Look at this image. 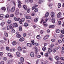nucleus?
Instances as JSON below:
<instances>
[{
	"instance_id": "nucleus-4",
	"label": "nucleus",
	"mask_w": 64,
	"mask_h": 64,
	"mask_svg": "<svg viewBox=\"0 0 64 64\" xmlns=\"http://www.w3.org/2000/svg\"><path fill=\"white\" fill-rule=\"evenodd\" d=\"M4 17V15L3 14H1L0 15V20H2Z\"/></svg>"
},
{
	"instance_id": "nucleus-45",
	"label": "nucleus",
	"mask_w": 64,
	"mask_h": 64,
	"mask_svg": "<svg viewBox=\"0 0 64 64\" xmlns=\"http://www.w3.org/2000/svg\"><path fill=\"white\" fill-rule=\"evenodd\" d=\"M30 11V8H28L27 10V12L28 13H29Z\"/></svg>"
},
{
	"instance_id": "nucleus-29",
	"label": "nucleus",
	"mask_w": 64,
	"mask_h": 64,
	"mask_svg": "<svg viewBox=\"0 0 64 64\" xmlns=\"http://www.w3.org/2000/svg\"><path fill=\"white\" fill-rule=\"evenodd\" d=\"M23 8L25 10H27V6H26L24 5L23 6Z\"/></svg>"
},
{
	"instance_id": "nucleus-6",
	"label": "nucleus",
	"mask_w": 64,
	"mask_h": 64,
	"mask_svg": "<svg viewBox=\"0 0 64 64\" xmlns=\"http://www.w3.org/2000/svg\"><path fill=\"white\" fill-rule=\"evenodd\" d=\"M30 56L32 57H33L34 56V52H31L30 54Z\"/></svg>"
},
{
	"instance_id": "nucleus-12",
	"label": "nucleus",
	"mask_w": 64,
	"mask_h": 64,
	"mask_svg": "<svg viewBox=\"0 0 64 64\" xmlns=\"http://www.w3.org/2000/svg\"><path fill=\"white\" fill-rule=\"evenodd\" d=\"M55 58L57 61H58L59 60V58L57 56H56L54 57Z\"/></svg>"
},
{
	"instance_id": "nucleus-61",
	"label": "nucleus",
	"mask_w": 64,
	"mask_h": 64,
	"mask_svg": "<svg viewBox=\"0 0 64 64\" xmlns=\"http://www.w3.org/2000/svg\"><path fill=\"white\" fill-rule=\"evenodd\" d=\"M36 9V8L34 6L32 7V10H34V9Z\"/></svg>"
},
{
	"instance_id": "nucleus-54",
	"label": "nucleus",
	"mask_w": 64,
	"mask_h": 64,
	"mask_svg": "<svg viewBox=\"0 0 64 64\" xmlns=\"http://www.w3.org/2000/svg\"><path fill=\"white\" fill-rule=\"evenodd\" d=\"M6 50H8V51L9 50V48L8 47H7L6 48Z\"/></svg>"
},
{
	"instance_id": "nucleus-24",
	"label": "nucleus",
	"mask_w": 64,
	"mask_h": 64,
	"mask_svg": "<svg viewBox=\"0 0 64 64\" xmlns=\"http://www.w3.org/2000/svg\"><path fill=\"white\" fill-rule=\"evenodd\" d=\"M38 20V18H35L34 19V22H37Z\"/></svg>"
},
{
	"instance_id": "nucleus-52",
	"label": "nucleus",
	"mask_w": 64,
	"mask_h": 64,
	"mask_svg": "<svg viewBox=\"0 0 64 64\" xmlns=\"http://www.w3.org/2000/svg\"><path fill=\"white\" fill-rule=\"evenodd\" d=\"M60 59L61 60H62V61H64V58H60Z\"/></svg>"
},
{
	"instance_id": "nucleus-33",
	"label": "nucleus",
	"mask_w": 64,
	"mask_h": 64,
	"mask_svg": "<svg viewBox=\"0 0 64 64\" xmlns=\"http://www.w3.org/2000/svg\"><path fill=\"white\" fill-rule=\"evenodd\" d=\"M24 26H25V27H27L28 26V24L26 23H25L24 24Z\"/></svg>"
},
{
	"instance_id": "nucleus-40",
	"label": "nucleus",
	"mask_w": 64,
	"mask_h": 64,
	"mask_svg": "<svg viewBox=\"0 0 64 64\" xmlns=\"http://www.w3.org/2000/svg\"><path fill=\"white\" fill-rule=\"evenodd\" d=\"M9 16L8 14H6L5 17V18H8Z\"/></svg>"
},
{
	"instance_id": "nucleus-53",
	"label": "nucleus",
	"mask_w": 64,
	"mask_h": 64,
	"mask_svg": "<svg viewBox=\"0 0 64 64\" xmlns=\"http://www.w3.org/2000/svg\"><path fill=\"white\" fill-rule=\"evenodd\" d=\"M43 64H48V61L47 60L46 61V62L44 63H42Z\"/></svg>"
},
{
	"instance_id": "nucleus-31",
	"label": "nucleus",
	"mask_w": 64,
	"mask_h": 64,
	"mask_svg": "<svg viewBox=\"0 0 64 64\" xmlns=\"http://www.w3.org/2000/svg\"><path fill=\"white\" fill-rule=\"evenodd\" d=\"M56 33H59L60 30L59 29H57L56 30Z\"/></svg>"
},
{
	"instance_id": "nucleus-21",
	"label": "nucleus",
	"mask_w": 64,
	"mask_h": 64,
	"mask_svg": "<svg viewBox=\"0 0 64 64\" xmlns=\"http://www.w3.org/2000/svg\"><path fill=\"white\" fill-rule=\"evenodd\" d=\"M18 51H22V48L20 47H18Z\"/></svg>"
},
{
	"instance_id": "nucleus-19",
	"label": "nucleus",
	"mask_w": 64,
	"mask_h": 64,
	"mask_svg": "<svg viewBox=\"0 0 64 64\" xmlns=\"http://www.w3.org/2000/svg\"><path fill=\"white\" fill-rule=\"evenodd\" d=\"M27 45L29 47H32V44L31 43H28L27 44Z\"/></svg>"
},
{
	"instance_id": "nucleus-44",
	"label": "nucleus",
	"mask_w": 64,
	"mask_h": 64,
	"mask_svg": "<svg viewBox=\"0 0 64 64\" xmlns=\"http://www.w3.org/2000/svg\"><path fill=\"white\" fill-rule=\"evenodd\" d=\"M3 55V53L2 52H0V56H2Z\"/></svg>"
},
{
	"instance_id": "nucleus-39",
	"label": "nucleus",
	"mask_w": 64,
	"mask_h": 64,
	"mask_svg": "<svg viewBox=\"0 0 64 64\" xmlns=\"http://www.w3.org/2000/svg\"><path fill=\"white\" fill-rule=\"evenodd\" d=\"M16 36L18 38H20L21 37V36L20 34H18L16 35Z\"/></svg>"
},
{
	"instance_id": "nucleus-41",
	"label": "nucleus",
	"mask_w": 64,
	"mask_h": 64,
	"mask_svg": "<svg viewBox=\"0 0 64 64\" xmlns=\"http://www.w3.org/2000/svg\"><path fill=\"white\" fill-rule=\"evenodd\" d=\"M54 25L50 26L49 27L50 28H54Z\"/></svg>"
},
{
	"instance_id": "nucleus-59",
	"label": "nucleus",
	"mask_w": 64,
	"mask_h": 64,
	"mask_svg": "<svg viewBox=\"0 0 64 64\" xmlns=\"http://www.w3.org/2000/svg\"><path fill=\"white\" fill-rule=\"evenodd\" d=\"M20 4H19L18 5V7L19 8H20V7H21V5H20Z\"/></svg>"
},
{
	"instance_id": "nucleus-25",
	"label": "nucleus",
	"mask_w": 64,
	"mask_h": 64,
	"mask_svg": "<svg viewBox=\"0 0 64 64\" xmlns=\"http://www.w3.org/2000/svg\"><path fill=\"white\" fill-rule=\"evenodd\" d=\"M42 50L43 51H45L46 50V48L44 46L42 48Z\"/></svg>"
},
{
	"instance_id": "nucleus-35",
	"label": "nucleus",
	"mask_w": 64,
	"mask_h": 64,
	"mask_svg": "<svg viewBox=\"0 0 64 64\" xmlns=\"http://www.w3.org/2000/svg\"><path fill=\"white\" fill-rule=\"evenodd\" d=\"M19 30L20 31H22V27L21 26H20L19 27Z\"/></svg>"
},
{
	"instance_id": "nucleus-9",
	"label": "nucleus",
	"mask_w": 64,
	"mask_h": 64,
	"mask_svg": "<svg viewBox=\"0 0 64 64\" xmlns=\"http://www.w3.org/2000/svg\"><path fill=\"white\" fill-rule=\"evenodd\" d=\"M13 25L15 27H17L18 26V24H17L16 23H14Z\"/></svg>"
},
{
	"instance_id": "nucleus-16",
	"label": "nucleus",
	"mask_w": 64,
	"mask_h": 64,
	"mask_svg": "<svg viewBox=\"0 0 64 64\" xmlns=\"http://www.w3.org/2000/svg\"><path fill=\"white\" fill-rule=\"evenodd\" d=\"M19 40L20 41L22 42V41H23L24 40V38H20Z\"/></svg>"
},
{
	"instance_id": "nucleus-42",
	"label": "nucleus",
	"mask_w": 64,
	"mask_h": 64,
	"mask_svg": "<svg viewBox=\"0 0 64 64\" xmlns=\"http://www.w3.org/2000/svg\"><path fill=\"white\" fill-rule=\"evenodd\" d=\"M14 20L15 21H18V19L16 18H14Z\"/></svg>"
},
{
	"instance_id": "nucleus-56",
	"label": "nucleus",
	"mask_w": 64,
	"mask_h": 64,
	"mask_svg": "<svg viewBox=\"0 0 64 64\" xmlns=\"http://www.w3.org/2000/svg\"><path fill=\"white\" fill-rule=\"evenodd\" d=\"M60 32H61V33L63 34H64V32L63 30H60Z\"/></svg>"
},
{
	"instance_id": "nucleus-8",
	"label": "nucleus",
	"mask_w": 64,
	"mask_h": 64,
	"mask_svg": "<svg viewBox=\"0 0 64 64\" xmlns=\"http://www.w3.org/2000/svg\"><path fill=\"white\" fill-rule=\"evenodd\" d=\"M48 38V35H47L44 36V40H46Z\"/></svg>"
},
{
	"instance_id": "nucleus-64",
	"label": "nucleus",
	"mask_w": 64,
	"mask_h": 64,
	"mask_svg": "<svg viewBox=\"0 0 64 64\" xmlns=\"http://www.w3.org/2000/svg\"><path fill=\"white\" fill-rule=\"evenodd\" d=\"M4 63V62L2 61L0 62V64H3Z\"/></svg>"
},
{
	"instance_id": "nucleus-13",
	"label": "nucleus",
	"mask_w": 64,
	"mask_h": 64,
	"mask_svg": "<svg viewBox=\"0 0 64 64\" xmlns=\"http://www.w3.org/2000/svg\"><path fill=\"white\" fill-rule=\"evenodd\" d=\"M12 44L13 46H15V45H16L17 44V43L16 42L14 41L12 42Z\"/></svg>"
},
{
	"instance_id": "nucleus-27",
	"label": "nucleus",
	"mask_w": 64,
	"mask_h": 64,
	"mask_svg": "<svg viewBox=\"0 0 64 64\" xmlns=\"http://www.w3.org/2000/svg\"><path fill=\"white\" fill-rule=\"evenodd\" d=\"M7 30H9V29H10V26L8 25L7 26Z\"/></svg>"
},
{
	"instance_id": "nucleus-50",
	"label": "nucleus",
	"mask_w": 64,
	"mask_h": 64,
	"mask_svg": "<svg viewBox=\"0 0 64 64\" xmlns=\"http://www.w3.org/2000/svg\"><path fill=\"white\" fill-rule=\"evenodd\" d=\"M18 3L19 4H22V3H21V2H20L19 0L18 1Z\"/></svg>"
},
{
	"instance_id": "nucleus-46",
	"label": "nucleus",
	"mask_w": 64,
	"mask_h": 64,
	"mask_svg": "<svg viewBox=\"0 0 64 64\" xmlns=\"http://www.w3.org/2000/svg\"><path fill=\"white\" fill-rule=\"evenodd\" d=\"M56 64H61V62L60 61H58L56 62Z\"/></svg>"
},
{
	"instance_id": "nucleus-32",
	"label": "nucleus",
	"mask_w": 64,
	"mask_h": 64,
	"mask_svg": "<svg viewBox=\"0 0 64 64\" xmlns=\"http://www.w3.org/2000/svg\"><path fill=\"white\" fill-rule=\"evenodd\" d=\"M42 1H43V0H40L38 2V4H41L42 3L41 2H42Z\"/></svg>"
},
{
	"instance_id": "nucleus-2",
	"label": "nucleus",
	"mask_w": 64,
	"mask_h": 64,
	"mask_svg": "<svg viewBox=\"0 0 64 64\" xmlns=\"http://www.w3.org/2000/svg\"><path fill=\"white\" fill-rule=\"evenodd\" d=\"M62 14H61V13L60 12H59L57 14V17L58 18H60L61 16V15Z\"/></svg>"
},
{
	"instance_id": "nucleus-3",
	"label": "nucleus",
	"mask_w": 64,
	"mask_h": 64,
	"mask_svg": "<svg viewBox=\"0 0 64 64\" xmlns=\"http://www.w3.org/2000/svg\"><path fill=\"white\" fill-rule=\"evenodd\" d=\"M15 7H13L11 9L10 11L11 12H13L15 11Z\"/></svg>"
},
{
	"instance_id": "nucleus-36",
	"label": "nucleus",
	"mask_w": 64,
	"mask_h": 64,
	"mask_svg": "<svg viewBox=\"0 0 64 64\" xmlns=\"http://www.w3.org/2000/svg\"><path fill=\"white\" fill-rule=\"evenodd\" d=\"M61 24V21H59L58 22V25H60Z\"/></svg>"
},
{
	"instance_id": "nucleus-18",
	"label": "nucleus",
	"mask_w": 64,
	"mask_h": 64,
	"mask_svg": "<svg viewBox=\"0 0 64 64\" xmlns=\"http://www.w3.org/2000/svg\"><path fill=\"white\" fill-rule=\"evenodd\" d=\"M48 51L49 53H51V52H52V50L50 48L48 49Z\"/></svg>"
},
{
	"instance_id": "nucleus-11",
	"label": "nucleus",
	"mask_w": 64,
	"mask_h": 64,
	"mask_svg": "<svg viewBox=\"0 0 64 64\" xmlns=\"http://www.w3.org/2000/svg\"><path fill=\"white\" fill-rule=\"evenodd\" d=\"M4 34L6 37H8V34L7 32L5 31L4 32Z\"/></svg>"
},
{
	"instance_id": "nucleus-62",
	"label": "nucleus",
	"mask_w": 64,
	"mask_h": 64,
	"mask_svg": "<svg viewBox=\"0 0 64 64\" xmlns=\"http://www.w3.org/2000/svg\"><path fill=\"white\" fill-rule=\"evenodd\" d=\"M23 35L24 36V37H25L26 36V34L25 33H24L23 34Z\"/></svg>"
},
{
	"instance_id": "nucleus-57",
	"label": "nucleus",
	"mask_w": 64,
	"mask_h": 64,
	"mask_svg": "<svg viewBox=\"0 0 64 64\" xmlns=\"http://www.w3.org/2000/svg\"><path fill=\"white\" fill-rule=\"evenodd\" d=\"M34 11L35 12H38V10L37 8H36L35 10H34Z\"/></svg>"
},
{
	"instance_id": "nucleus-60",
	"label": "nucleus",
	"mask_w": 64,
	"mask_h": 64,
	"mask_svg": "<svg viewBox=\"0 0 64 64\" xmlns=\"http://www.w3.org/2000/svg\"><path fill=\"white\" fill-rule=\"evenodd\" d=\"M30 2L32 3L33 2V0H29Z\"/></svg>"
},
{
	"instance_id": "nucleus-28",
	"label": "nucleus",
	"mask_w": 64,
	"mask_h": 64,
	"mask_svg": "<svg viewBox=\"0 0 64 64\" xmlns=\"http://www.w3.org/2000/svg\"><path fill=\"white\" fill-rule=\"evenodd\" d=\"M20 60L22 62H24V58H20Z\"/></svg>"
},
{
	"instance_id": "nucleus-17",
	"label": "nucleus",
	"mask_w": 64,
	"mask_h": 64,
	"mask_svg": "<svg viewBox=\"0 0 64 64\" xmlns=\"http://www.w3.org/2000/svg\"><path fill=\"white\" fill-rule=\"evenodd\" d=\"M26 19H31V16H26Z\"/></svg>"
},
{
	"instance_id": "nucleus-14",
	"label": "nucleus",
	"mask_w": 64,
	"mask_h": 64,
	"mask_svg": "<svg viewBox=\"0 0 64 64\" xmlns=\"http://www.w3.org/2000/svg\"><path fill=\"white\" fill-rule=\"evenodd\" d=\"M10 28L11 29H12L14 28V26H13V24H11L10 26Z\"/></svg>"
},
{
	"instance_id": "nucleus-63",
	"label": "nucleus",
	"mask_w": 64,
	"mask_h": 64,
	"mask_svg": "<svg viewBox=\"0 0 64 64\" xmlns=\"http://www.w3.org/2000/svg\"><path fill=\"white\" fill-rule=\"evenodd\" d=\"M51 41L52 42H54V41H55V39H52L51 40Z\"/></svg>"
},
{
	"instance_id": "nucleus-15",
	"label": "nucleus",
	"mask_w": 64,
	"mask_h": 64,
	"mask_svg": "<svg viewBox=\"0 0 64 64\" xmlns=\"http://www.w3.org/2000/svg\"><path fill=\"white\" fill-rule=\"evenodd\" d=\"M58 8H60L61 7V4L60 3H58Z\"/></svg>"
},
{
	"instance_id": "nucleus-48",
	"label": "nucleus",
	"mask_w": 64,
	"mask_h": 64,
	"mask_svg": "<svg viewBox=\"0 0 64 64\" xmlns=\"http://www.w3.org/2000/svg\"><path fill=\"white\" fill-rule=\"evenodd\" d=\"M31 42L33 45H34V40H32L31 41Z\"/></svg>"
},
{
	"instance_id": "nucleus-34",
	"label": "nucleus",
	"mask_w": 64,
	"mask_h": 64,
	"mask_svg": "<svg viewBox=\"0 0 64 64\" xmlns=\"http://www.w3.org/2000/svg\"><path fill=\"white\" fill-rule=\"evenodd\" d=\"M11 22H11V20H8V22H7V23L8 24H10V23H11Z\"/></svg>"
},
{
	"instance_id": "nucleus-47",
	"label": "nucleus",
	"mask_w": 64,
	"mask_h": 64,
	"mask_svg": "<svg viewBox=\"0 0 64 64\" xmlns=\"http://www.w3.org/2000/svg\"><path fill=\"white\" fill-rule=\"evenodd\" d=\"M59 43L60 44L62 43V40H59L58 41Z\"/></svg>"
},
{
	"instance_id": "nucleus-55",
	"label": "nucleus",
	"mask_w": 64,
	"mask_h": 64,
	"mask_svg": "<svg viewBox=\"0 0 64 64\" xmlns=\"http://www.w3.org/2000/svg\"><path fill=\"white\" fill-rule=\"evenodd\" d=\"M10 17H12L14 16V14H10Z\"/></svg>"
},
{
	"instance_id": "nucleus-20",
	"label": "nucleus",
	"mask_w": 64,
	"mask_h": 64,
	"mask_svg": "<svg viewBox=\"0 0 64 64\" xmlns=\"http://www.w3.org/2000/svg\"><path fill=\"white\" fill-rule=\"evenodd\" d=\"M8 55L10 57H12V55L10 53H8Z\"/></svg>"
},
{
	"instance_id": "nucleus-23",
	"label": "nucleus",
	"mask_w": 64,
	"mask_h": 64,
	"mask_svg": "<svg viewBox=\"0 0 64 64\" xmlns=\"http://www.w3.org/2000/svg\"><path fill=\"white\" fill-rule=\"evenodd\" d=\"M5 24V22H2L0 24V25L2 26H3Z\"/></svg>"
},
{
	"instance_id": "nucleus-49",
	"label": "nucleus",
	"mask_w": 64,
	"mask_h": 64,
	"mask_svg": "<svg viewBox=\"0 0 64 64\" xmlns=\"http://www.w3.org/2000/svg\"><path fill=\"white\" fill-rule=\"evenodd\" d=\"M45 56L46 57H47L48 56V54L47 53H46L45 54Z\"/></svg>"
},
{
	"instance_id": "nucleus-38",
	"label": "nucleus",
	"mask_w": 64,
	"mask_h": 64,
	"mask_svg": "<svg viewBox=\"0 0 64 64\" xmlns=\"http://www.w3.org/2000/svg\"><path fill=\"white\" fill-rule=\"evenodd\" d=\"M2 10L5 11V10H6V8H5V7H2Z\"/></svg>"
},
{
	"instance_id": "nucleus-10",
	"label": "nucleus",
	"mask_w": 64,
	"mask_h": 64,
	"mask_svg": "<svg viewBox=\"0 0 64 64\" xmlns=\"http://www.w3.org/2000/svg\"><path fill=\"white\" fill-rule=\"evenodd\" d=\"M55 18H52V21L53 23H55Z\"/></svg>"
},
{
	"instance_id": "nucleus-22",
	"label": "nucleus",
	"mask_w": 64,
	"mask_h": 64,
	"mask_svg": "<svg viewBox=\"0 0 64 64\" xmlns=\"http://www.w3.org/2000/svg\"><path fill=\"white\" fill-rule=\"evenodd\" d=\"M53 47H54V44H51L50 46V48H52Z\"/></svg>"
},
{
	"instance_id": "nucleus-30",
	"label": "nucleus",
	"mask_w": 64,
	"mask_h": 64,
	"mask_svg": "<svg viewBox=\"0 0 64 64\" xmlns=\"http://www.w3.org/2000/svg\"><path fill=\"white\" fill-rule=\"evenodd\" d=\"M63 37H64V35L63 34H61L60 36V38H62Z\"/></svg>"
},
{
	"instance_id": "nucleus-26",
	"label": "nucleus",
	"mask_w": 64,
	"mask_h": 64,
	"mask_svg": "<svg viewBox=\"0 0 64 64\" xmlns=\"http://www.w3.org/2000/svg\"><path fill=\"white\" fill-rule=\"evenodd\" d=\"M48 16V12H47L45 15V17L46 18H47Z\"/></svg>"
},
{
	"instance_id": "nucleus-5",
	"label": "nucleus",
	"mask_w": 64,
	"mask_h": 64,
	"mask_svg": "<svg viewBox=\"0 0 64 64\" xmlns=\"http://www.w3.org/2000/svg\"><path fill=\"white\" fill-rule=\"evenodd\" d=\"M19 9H18V8H17L16 11V15H18L19 14Z\"/></svg>"
},
{
	"instance_id": "nucleus-51",
	"label": "nucleus",
	"mask_w": 64,
	"mask_h": 64,
	"mask_svg": "<svg viewBox=\"0 0 64 64\" xmlns=\"http://www.w3.org/2000/svg\"><path fill=\"white\" fill-rule=\"evenodd\" d=\"M53 52H54V53H55L56 52V50L55 49H54L52 50Z\"/></svg>"
},
{
	"instance_id": "nucleus-58",
	"label": "nucleus",
	"mask_w": 64,
	"mask_h": 64,
	"mask_svg": "<svg viewBox=\"0 0 64 64\" xmlns=\"http://www.w3.org/2000/svg\"><path fill=\"white\" fill-rule=\"evenodd\" d=\"M10 10V8L9 7H8V11H9Z\"/></svg>"
},
{
	"instance_id": "nucleus-1",
	"label": "nucleus",
	"mask_w": 64,
	"mask_h": 64,
	"mask_svg": "<svg viewBox=\"0 0 64 64\" xmlns=\"http://www.w3.org/2000/svg\"><path fill=\"white\" fill-rule=\"evenodd\" d=\"M54 15L55 14L54 13V12H51L50 15L51 17H52V18L54 17V16H55Z\"/></svg>"
},
{
	"instance_id": "nucleus-7",
	"label": "nucleus",
	"mask_w": 64,
	"mask_h": 64,
	"mask_svg": "<svg viewBox=\"0 0 64 64\" xmlns=\"http://www.w3.org/2000/svg\"><path fill=\"white\" fill-rule=\"evenodd\" d=\"M16 55L18 57H20V52H16Z\"/></svg>"
},
{
	"instance_id": "nucleus-37",
	"label": "nucleus",
	"mask_w": 64,
	"mask_h": 64,
	"mask_svg": "<svg viewBox=\"0 0 64 64\" xmlns=\"http://www.w3.org/2000/svg\"><path fill=\"white\" fill-rule=\"evenodd\" d=\"M36 38L38 39H40V36L39 35H38L36 36Z\"/></svg>"
},
{
	"instance_id": "nucleus-43",
	"label": "nucleus",
	"mask_w": 64,
	"mask_h": 64,
	"mask_svg": "<svg viewBox=\"0 0 64 64\" xmlns=\"http://www.w3.org/2000/svg\"><path fill=\"white\" fill-rule=\"evenodd\" d=\"M21 20L22 22H24V21H25V18H22Z\"/></svg>"
}]
</instances>
